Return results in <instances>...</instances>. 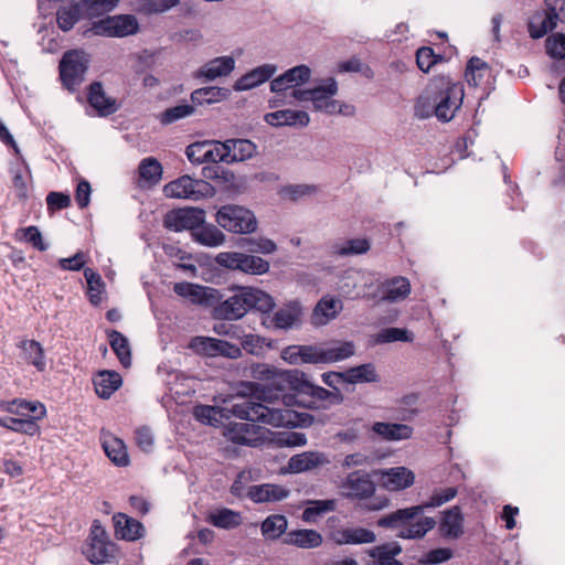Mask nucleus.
Segmentation results:
<instances>
[{
  "instance_id": "nucleus-1",
  "label": "nucleus",
  "mask_w": 565,
  "mask_h": 565,
  "mask_svg": "<svg viewBox=\"0 0 565 565\" xmlns=\"http://www.w3.org/2000/svg\"><path fill=\"white\" fill-rule=\"evenodd\" d=\"M269 380L268 385L257 384V399L265 405L277 407L281 399L285 406L302 405L310 408H327L340 405L344 397L339 388L329 391L310 383L298 370L276 371L266 367L262 372Z\"/></svg>"
},
{
  "instance_id": "nucleus-2",
  "label": "nucleus",
  "mask_w": 565,
  "mask_h": 565,
  "mask_svg": "<svg viewBox=\"0 0 565 565\" xmlns=\"http://www.w3.org/2000/svg\"><path fill=\"white\" fill-rule=\"evenodd\" d=\"M252 396L243 398L239 403H234L228 407H215L209 405H199L194 408V416L202 423H211L215 416L230 417L233 415L239 419L262 422V424L271 425L275 427L294 426L296 414L295 412L282 408L271 407L258 401L257 384H253Z\"/></svg>"
},
{
  "instance_id": "nucleus-3",
  "label": "nucleus",
  "mask_w": 565,
  "mask_h": 565,
  "mask_svg": "<svg viewBox=\"0 0 565 565\" xmlns=\"http://www.w3.org/2000/svg\"><path fill=\"white\" fill-rule=\"evenodd\" d=\"M458 491L455 487H449L435 491L429 500L423 504L398 509L387 515L380 518L376 525L380 527L398 529L404 526H413L416 521L417 530H434L436 520L430 516H423L427 508L440 507L452 500Z\"/></svg>"
},
{
  "instance_id": "nucleus-4",
  "label": "nucleus",
  "mask_w": 565,
  "mask_h": 565,
  "mask_svg": "<svg viewBox=\"0 0 565 565\" xmlns=\"http://www.w3.org/2000/svg\"><path fill=\"white\" fill-rule=\"evenodd\" d=\"M232 290L234 294L214 308L216 319L238 320L252 309L268 313L275 307L273 297L258 288L234 286Z\"/></svg>"
},
{
  "instance_id": "nucleus-5",
  "label": "nucleus",
  "mask_w": 565,
  "mask_h": 565,
  "mask_svg": "<svg viewBox=\"0 0 565 565\" xmlns=\"http://www.w3.org/2000/svg\"><path fill=\"white\" fill-rule=\"evenodd\" d=\"M435 102V116L441 121H450L463 100V85L449 77L439 76L430 82Z\"/></svg>"
},
{
  "instance_id": "nucleus-6",
  "label": "nucleus",
  "mask_w": 565,
  "mask_h": 565,
  "mask_svg": "<svg viewBox=\"0 0 565 565\" xmlns=\"http://www.w3.org/2000/svg\"><path fill=\"white\" fill-rule=\"evenodd\" d=\"M89 67V56L82 50L66 51L58 64L62 85L70 92H76L85 81Z\"/></svg>"
},
{
  "instance_id": "nucleus-7",
  "label": "nucleus",
  "mask_w": 565,
  "mask_h": 565,
  "mask_svg": "<svg viewBox=\"0 0 565 565\" xmlns=\"http://www.w3.org/2000/svg\"><path fill=\"white\" fill-rule=\"evenodd\" d=\"M215 221L218 226L234 234H249L257 228L254 213L236 204L222 205L216 212Z\"/></svg>"
},
{
  "instance_id": "nucleus-8",
  "label": "nucleus",
  "mask_w": 565,
  "mask_h": 565,
  "mask_svg": "<svg viewBox=\"0 0 565 565\" xmlns=\"http://www.w3.org/2000/svg\"><path fill=\"white\" fill-rule=\"evenodd\" d=\"M545 11L535 12L527 23L532 39H541L554 30L558 23H565V0H544Z\"/></svg>"
},
{
  "instance_id": "nucleus-9",
  "label": "nucleus",
  "mask_w": 565,
  "mask_h": 565,
  "mask_svg": "<svg viewBox=\"0 0 565 565\" xmlns=\"http://www.w3.org/2000/svg\"><path fill=\"white\" fill-rule=\"evenodd\" d=\"M163 193L167 198L199 201L212 196L214 188L205 180L185 174L167 183Z\"/></svg>"
},
{
  "instance_id": "nucleus-10",
  "label": "nucleus",
  "mask_w": 565,
  "mask_h": 565,
  "mask_svg": "<svg viewBox=\"0 0 565 565\" xmlns=\"http://www.w3.org/2000/svg\"><path fill=\"white\" fill-rule=\"evenodd\" d=\"M215 262L226 269L238 270L254 276L267 274L270 269L268 260L241 252H222L215 257Z\"/></svg>"
},
{
  "instance_id": "nucleus-11",
  "label": "nucleus",
  "mask_w": 565,
  "mask_h": 565,
  "mask_svg": "<svg viewBox=\"0 0 565 565\" xmlns=\"http://www.w3.org/2000/svg\"><path fill=\"white\" fill-rule=\"evenodd\" d=\"M117 552L116 544L108 539L106 532H90L82 546L86 559L95 565L111 562L116 558Z\"/></svg>"
},
{
  "instance_id": "nucleus-12",
  "label": "nucleus",
  "mask_w": 565,
  "mask_h": 565,
  "mask_svg": "<svg viewBox=\"0 0 565 565\" xmlns=\"http://www.w3.org/2000/svg\"><path fill=\"white\" fill-rule=\"evenodd\" d=\"M205 220V211L200 207L174 209L163 217V226L173 232L190 231L191 234L196 227L202 225Z\"/></svg>"
},
{
  "instance_id": "nucleus-13",
  "label": "nucleus",
  "mask_w": 565,
  "mask_h": 565,
  "mask_svg": "<svg viewBox=\"0 0 565 565\" xmlns=\"http://www.w3.org/2000/svg\"><path fill=\"white\" fill-rule=\"evenodd\" d=\"M375 483L364 470H355L341 481L340 490L348 499L365 500L375 493Z\"/></svg>"
},
{
  "instance_id": "nucleus-14",
  "label": "nucleus",
  "mask_w": 565,
  "mask_h": 565,
  "mask_svg": "<svg viewBox=\"0 0 565 565\" xmlns=\"http://www.w3.org/2000/svg\"><path fill=\"white\" fill-rule=\"evenodd\" d=\"M250 423H230L224 435L228 440L238 445H246L250 447L258 446L265 439V428Z\"/></svg>"
},
{
  "instance_id": "nucleus-15",
  "label": "nucleus",
  "mask_w": 565,
  "mask_h": 565,
  "mask_svg": "<svg viewBox=\"0 0 565 565\" xmlns=\"http://www.w3.org/2000/svg\"><path fill=\"white\" fill-rule=\"evenodd\" d=\"M97 33H106L109 36L124 38L136 34L139 31V23L135 15L121 14L108 17L96 24Z\"/></svg>"
},
{
  "instance_id": "nucleus-16",
  "label": "nucleus",
  "mask_w": 565,
  "mask_h": 565,
  "mask_svg": "<svg viewBox=\"0 0 565 565\" xmlns=\"http://www.w3.org/2000/svg\"><path fill=\"white\" fill-rule=\"evenodd\" d=\"M89 3L85 0H72L71 2L61 6L56 11V22L58 28L66 32L74 28V25L85 18H92L89 13Z\"/></svg>"
},
{
  "instance_id": "nucleus-17",
  "label": "nucleus",
  "mask_w": 565,
  "mask_h": 565,
  "mask_svg": "<svg viewBox=\"0 0 565 565\" xmlns=\"http://www.w3.org/2000/svg\"><path fill=\"white\" fill-rule=\"evenodd\" d=\"M173 291L183 298L189 299L196 305L211 306L216 300L218 291L211 287H204L196 284L182 281L175 282Z\"/></svg>"
},
{
  "instance_id": "nucleus-18",
  "label": "nucleus",
  "mask_w": 565,
  "mask_h": 565,
  "mask_svg": "<svg viewBox=\"0 0 565 565\" xmlns=\"http://www.w3.org/2000/svg\"><path fill=\"white\" fill-rule=\"evenodd\" d=\"M266 540H280L284 544L300 548L317 547L322 543L319 532H263Z\"/></svg>"
},
{
  "instance_id": "nucleus-19",
  "label": "nucleus",
  "mask_w": 565,
  "mask_h": 565,
  "mask_svg": "<svg viewBox=\"0 0 565 565\" xmlns=\"http://www.w3.org/2000/svg\"><path fill=\"white\" fill-rule=\"evenodd\" d=\"M311 70L305 65H298L289 68L284 74L274 78L270 83V89L274 93H281L288 88H295L307 83L310 79Z\"/></svg>"
},
{
  "instance_id": "nucleus-20",
  "label": "nucleus",
  "mask_w": 565,
  "mask_h": 565,
  "mask_svg": "<svg viewBox=\"0 0 565 565\" xmlns=\"http://www.w3.org/2000/svg\"><path fill=\"white\" fill-rule=\"evenodd\" d=\"M331 461L324 452L303 451L292 456L288 461L290 472L300 473L329 465Z\"/></svg>"
},
{
  "instance_id": "nucleus-21",
  "label": "nucleus",
  "mask_w": 565,
  "mask_h": 565,
  "mask_svg": "<svg viewBox=\"0 0 565 565\" xmlns=\"http://www.w3.org/2000/svg\"><path fill=\"white\" fill-rule=\"evenodd\" d=\"M289 494V489L273 483L250 486L247 489V497L256 503L282 501L288 498Z\"/></svg>"
},
{
  "instance_id": "nucleus-22",
  "label": "nucleus",
  "mask_w": 565,
  "mask_h": 565,
  "mask_svg": "<svg viewBox=\"0 0 565 565\" xmlns=\"http://www.w3.org/2000/svg\"><path fill=\"white\" fill-rule=\"evenodd\" d=\"M87 100L100 116H109L118 110L116 99L108 97L100 82H93L88 87Z\"/></svg>"
},
{
  "instance_id": "nucleus-23",
  "label": "nucleus",
  "mask_w": 565,
  "mask_h": 565,
  "mask_svg": "<svg viewBox=\"0 0 565 565\" xmlns=\"http://www.w3.org/2000/svg\"><path fill=\"white\" fill-rule=\"evenodd\" d=\"M276 71L277 67L274 64H263L257 66L239 77L234 84V89L242 92L255 88L267 82Z\"/></svg>"
},
{
  "instance_id": "nucleus-24",
  "label": "nucleus",
  "mask_w": 565,
  "mask_h": 565,
  "mask_svg": "<svg viewBox=\"0 0 565 565\" xmlns=\"http://www.w3.org/2000/svg\"><path fill=\"white\" fill-rule=\"evenodd\" d=\"M235 67L232 56L215 57L202 65L195 73L196 78L213 81L217 77L227 76Z\"/></svg>"
},
{
  "instance_id": "nucleus-25",
  "label": "nucleus",
  "mask_w": 565,
  "mask_h": 565,
  "mask_svg": "<svg viewBox=\"0 0 565 565\" xmlns=\"http://www.w3.org/2000/svg\"><path fill=\"white\" fill-rule=\"evenodd\" d=\"M265 121L275 127L281 126H299L306 127L309 121V115L303 110L282 109L268 113L264 117Z\"/></svg>"
},
{
  "instance_id": "nucleus-26",
  "label": "nucleus",
  "mask_w": 565,
  "mask_h": 565,
  "mask_svg": "<svg viewBox=\"0 0 565 565\" xmlns=\"http://www.w3.org/2000/svg\"><path fill=\"white\" fill-rule=\"evenodd\" d=\"M382 486L390 491H398L411 487L414 483L415 476L413 471L405 467H395L381 471Z\"/></svg>"
},
{
  "instance_id": "nucleus-27",
  "label": "nucleus",
  "mask_w": 565,
  "mask_h": 565,
  "mask_svg": "<svg viewBox=\"0 0 565 565\" xmlns=\"http://www.w3.org/2000/svg\"><path fill=\"white\" fill-rule=\"evenodd\" d=\"M282 359L290 364L321 363V348L316 345H289L282 351Z\"/></svg>"
},
{
  "instance_id": "nucleus-28",
  "label": "nucleus",
  "mask_w": 565,
  "mask_h": 565,
  "mask_svg": "<svg viewBox=\"0 0 565 565\" xmlns=\"http://www.w3.org/2000/svg\"><path fill=\"white\" fill-rule=\"evenodd\" d=\"M102 446L106 456L119 467H125L129 463V457L124 441L115 437L110 433L102 431L100 436Z\"/></svg>"
},
{
  "instance_id": "nucleus-29",
  "label": "nucleus",
  "mask_w": 565,
  "mask_h": 565,
  "mask_svg": "<svg viewBox=\"0 0 565 565\" xmlns=\"http://www.w3.org/2000/svg\"><path fill=\"white\" fill-rule=\"evenodd\" d=\"M334 499L313 500L307 503L302 512V520L309 524H316L324 520L327 515L335 510Z\"/></svg>"
},
{
  "instance_id": "nucleus-30",
  "label": "nucleus",
  "mask_w": 565,
  "mask_h": 565,
  "mask_svg": "<svg viewBox=\"0 0 565 565\" xmlns=\"http://www.w3.org/2000/svg\"><path fill=\"white\" fill-rule=\"evenodd\" d=\"M402 552V547L393 542L375 546L369 551L367 565H403L395 556Z\"/></svg>"
},
{
  "instance_id": "nucleus-31",
  "label": "nucleus",
  "mask_w": 565,
  "mask_h": 565,
  "mask_svg": "<svg viewBox=\"0 0 565 565\" xmlns=\"http://www.w3.org/2000/svg\"><path fill=\"white\" fill-rule=\"evenodd\" d=\"M192 239L206 247H218L225 243V234L215 225L205 222L195 228Z\"/></svg>"
},
{
  "instance_id": "nucleus-32",
  "label": "nucleus",
  "mask_w": 565,
  "mask_h": 565,
  "mask_svg": "<svg viewBox=\"0 0 565 565\" xmlns=\"http://www.w3.org/2000/svg\"><path fill=\"white\" fill-rule=\"evenodd\" d=\"M122 380L115 371H102L94 379L96 394L102 398H109L120 386Z\"/></svg>"
},
{
  "instance_id": "nucleus-33",
  "label": "nucleus",
  "mask_w": 565,
  "mask_h": 565,
  "mask_svg": "<svg viewBox=\"0 0 565 565\" xmlns=\"http://www.w3.org/2000/svg\"><path fill=\"white\" fill-rule=\"evenodd\" d=\"M411 292L409 280L405 277L397 276L386 281L382 286V300L396 302L405 299Z\"/></svg>"
},
{
  "instance_id": "nucleus-34",
  "label": "nucleus",
  "mask_w": 565,
  "mask_h": 565,
  "mask_svg": "<svg viewBox=\"0 0 565 565\" xmlns=\"http://www.w3.org/2000/svg\"><path fill=\"white\" fill-rule=\"evenodd\" d=\"M372 430L385 440L408 439L413 434L411 426L397 423L376 422L373 424Z\"/></svg>"
},
{
  "instance_id": "nucleus-35",
  "label": "nucleus",
  "mask_w": 565,
  "mask_h": 565,
  "mask_svg": "<svg viewBox=\"0 0 565 565\" xmlns=\"http://www.w3.org/2000/svg\"><path fill=\"white\" fill-rule=\"evenodd\" d=\"M228 163L245 161L253 158L257 151V146L248 139H227Z\"/></svg>"
},
{
  "instance_id": "nucleus-36",
  "label": "nucleus",
  "mask_w": 565,
  "mask_h": 565,
  "mask_svg": "<svg viewBox=\"0 0 565 565\" xmlns=\"http://www.w3.org/2000/svg\"><path fill=\"white\" fill-rule=\"evenodd\" d=\"M370 248L371 244L367 238H351L343 243L333 244L331 253L339 257H347L365 254Z\"/></svg>"
},
{
  "instance_id": "nucleus-37",
  "label": "nucleus",
  "mask_w": 565,
  "mask_h": 565,
  "mask_svg": "<svg viewBox=\"0 0 565 565\" xmlns=\"http://www.w3.org/2000/svg\"><path fill=\"white\" fill-rule=\"evenodd\" d=\"M242 515L231 509L223 508L207 514L206 521L215 527L230 529L242 525Z\"/></svg>"
},
{
  "instance_id": "nucleus-38",
  "label": "nucleus",
  "mask_w": 565,
  "mask_h": 565,
  "mask_svg": "<svg viewBox=\"0 0 565 565\" xmlns=\"http://www.w3.org/2000/svg\"><path fill=\"white\" fill-rule=\"evenodd\" d=\"M342 310V302L331 297H323L313 310L317 323L324 324L334 319Z\"/></svg>"
},
{
  "instance_id": "nucleus-39",
  "label": "nucleus",
  "mask_w": 565,
  "mask_h": 565,
  "mask_svg": "<svg viewBox=\"0 0 565 565\" xmlns=\"http://www.w3.org/2000/svg\"><path fill=\"white\" fill-rule=\"evenodd\" d=\"M109 344L117 355L120 364L128 367L131 364V351L128 339L117 330L108 331Z\"/></svg>"
},
{
  "instance_id": "nucleus-40",
  "label": "nucleus",
  "mask_w": 565,
  "mask_h": 565,
  "mask_svg": "<svg viewBox=\"0 0 565 565\" xmlns=\"http://www.w3.org/2000/svg\"><path fill=\"white\" fill-rule=\"evenodd\" d=\"M345 383H376L380 376L372 363L361 364L344 371Z\"/></svg>"
},
{
  "instance_id": "nucleus-41",
  "label": "nucleus",
  "mask_w": 565,
  "mask_h": 565,
  "mask_svg": "<svg viewBox=\"0 0 565 565\" xmlns=\"http://www.w3.org/2000/svg\"><path fill=\"white\" fill-rule=\"evenodd\" d=\"M19 348L28 363L34 365L39 371L45 369L44 350L40 342L24 339L19 343Z\"/></svg>"
},
{
  "instance_id": "nucleus-42",
  "label": "nucleus",
  "mask_w": 565,
  "mask_h": 565,
  "mask_svg": "<svg viewBox=\"0 0 565 565\" xmlns=\"http://www.w3.org/2000/svg\"><path fill=\"white\" fill-rule=\"evenodd\" d=\"M84 277L87 281V295L94 306L100 305L105 294V282L102 276L92 268L84 269Z\"/></svg>"
},
{
  "instance_id": "nucleus-43",
  "label": "nucleus",
  "mask_w": 565,
  "mask_h": 565,
  "mask_svg": "<svg viewBox=\"0 0 565 565\" xmlns=\"http://www.w3.org/2000/svg\"><path fill=\"white\" fill-rule=\"evenodd\" d=\"M241 248L253 254L269 255L277 250V245L273 239L266 237L241 238L237 244Z\"/></svg>"
},
{
  "instance_id": "nucleus-44",
  "label": "nucleus",
  "mask_w": 565,
  "mask_h": 565,
  "mask_svg": "<svg viewBox=\"0 0 565 565\" xmlns=\"http://www.w3.org/2000/svg\"><path fill=\"white\" fill-rule=\"evenodd\" d=\"M228 90L221 87H202L191 94V100L194 104H213L226 98Z\"/></svg>"
},
{
  "instance_id": "nucleus-45",
  "label": "nucleus",
  "mask_w": 565,
  "mask_h": 565,
  "mask_svg": "<svg viewBox=\"0 0 565 565\" xmlns=\"http://www.w3.org/2000/svg\"><path fill=\"white\" fill-rule=\"evenodd\" d=\"M354 354V344L352 342H343L337 347L323 349L321 348V363H333L345 360Z\"/></svg>"
},
{
  "instance_id": "nucleus-46",
  "label": "nucleus",
  "mask_w": 565,
  "mask_h": 565,
  "mask_svg": "<svg viewBox=\"0 0 565 565\" xmlns=\"http://www.w3.org/2000/svg\"><path fill=\"white\" fill-rule=\"evenodd\" d=\"M0 426L30 436L39 431L38 424L29 418L0 417Z\"/></svg>"
},
{
  "instance_id": "nucleus-47",
  "label": "nucleus",
  "mask_w": 565,
  "mask_h": 565,
  "mask_svg": "<svg viewBox=\"0 0 565 565\" xmlns=\"http://www.w3.org/2000/svg\"><path fill=\"white\" fill-rule=\"evenodd\" d=\"M139 175L149 184H157L161 180L162 166L156 158H145L139 163Z\"/></svg>"
},
{
  "instance_id": "nucleus-48",
  "label": "nucleus",
  "mask_w": 565,
  "mask_h": 565,
  "mask_svg": "<svg viewBox=\"0 0 565 565\" xmlns=\"http://www.w3.org/2000/svg\"><path fill=\"white\" fill-rule=\"evenodd\" d=\"M414 113L417 118L425 119L435 115V102L430 84L424 93L417 98Z\"/></svg>"
},
{
  "instance_id": "nucleus-49",
  "label": "nucleus",
  "mask_w": 565,
  "mask_h": 565,
  "mask_svg": "<svg viewBox=\"0 0 565 565\" xmlns=\"http://www.w3.org/2000/svg\"><path fill=\"white\" fill-rule=\"evenodd\" d=\"M319 93L312 97V105L316 110L323 111L324 105L329 103L330 97L338 92L337 81L332 77L326 81L324 85L317 86Z\"/></svg>"
},
{
  "instance_id": "nucleus-50",
  "label": "nucleus",
  "mask_w": 565,
  "mask_h": 565,
  "mask_svg": "<svg viewBox=\"0 0 565 565\" xmlns=\"http://www.w3.org/2000/svg\"><path fill=\"white\" fill-rule=\"evenodd\" d=\"M338 544H362L375 541L374 532H332Z\"/></svg>"
},
{
  "instance_id": "nucleus-51",
  "label": "nucleus",
  "mask_w": 565,
  "mask_h": 565,
  "mask_svg": "<svg viewBox=\"0 0 565 565\" xmlns=\"http://www.w3.org/2000/svg\"><path fill=\"white\" fill-rule=\"evenodd\" d=\"M299 312L295 307L281 308L275 312L271 318V322L277 329H289L298 320Z\"/></svg>"
},
{
  "instance_id": "nucleus-52",
  "label": "nucleus",
  "mask_w": 565,
  "mask_h": 565,
  "mask_svg": "<svg viewBox=\"0 0 565 565\" xmlns=\"http://www.w3.org/2000/svg\"><path fill=\"white\" fill-rule=\"evenodd\" d=\"M194 113V107L190 104L177 105L166 109L160 115V122L162 125H170L179 119L185 118Z\"/></svg>"
},
{
  "instance_id": "nucleus-53",
  "label": "nucleus",
  "mask_w": 565,
  "mask_h": 565,
  "mask_svg": "<svg viewBox=\"0 0 565 565\" xmlns=\"http://www.w3.org/2000/svg\"><path fill=\"white\" fill-rule=\"evenodd\" d=\"M205 162L228 163V145L225 141H207Z\"/></svg>"
},
{
  "instance_id": "nucleus-54",
  "label": "nucleus",
  "mask_w": 565,
  "mask_h": 565,
  "mask_svg": "<svg viewBox=\"0 0 565 565\" xmlns=\"http://www.w3.org/2000/svg\"><path fill=\"white\" fill-rule=\"evenodd\" d=\"M180 0H140L139 9L145 14L163 13L179 4Z\"/></svg>"
},
{
  "instance_id": "nucleus-55",
  "label": "nucleus",
  "mask_w": 565,
  "mask_h": 565,
  "mask_svg": "<svg viewBox=\"0 0 565 565\" xmlns=\"http://www.w3.org/2000/svg\"><path fill=\"white\" fill-rule=\"evenodd\" d=\"M462 513L459 507H452L443 512L438 530H461Z\"/></svg>"
},
{
  "instance_id": "nucleus-56",
  "label": "nucleus",
  "mask_w": 565,
  "mask_h": 565,
  "mask_svg": "<svg viewBox=\"0 0 565 565\" xmlns=\"http://www.w3.org/2000/svg\"><path fill=\"white\" fill-rule=\"evenodd\" d=\"M413 340L412 333L406 329L387 328L377 334V342L390 343L395 341L409 342Z\"/></svg>"
},
{
  "instance_id": "nucleus-57",
  "label": "nucleus",
  "mask_w": 565,
  "mask_h": 565,
  "mask_svg": "<svg viewBox=\"0 0 565 565\" xmlns=\"http://www.w3.org/2000/svg\"><path fill=\"white\" fill-rule=\"evenodd\" d=\"M441 57L435 54L434 50L429 46H423L416 52L417 66L427 73Z\"/></svg>"
},
{
  "instance_id": "nucleus-58",
  "label": "nucleus",
  "mask_w": 565,
  "mask_h": 565,
  "mask_svg": "<svg viewBox=\"0 0 565 565\" xmlns=\"http://www.w3.org/2000/svg\"><path fill=\"white\" fill-rule=\"evenodd\" d=\"M546 52L553 58L565 57V34L556 33L546 39Z\"/></svg>"
},
{
  "instance_id": "nucleus-59",
  "label": "nucleus",
  "mask_w": 565,
  "mask_h": 565,
  "mask_svg": "<svg viewBox=\"0 0 565 565\" xmlns=\"http://www.w3.org/2000/svg\"><path fill=\"white\" fill-rule=\"evenodd\" d=\"M11 404L26 408L29 419H33L35 423L36 420L43 418L46 414L44 405L40 402H28L17 398L11 401Z\"/></svg>"
},
{
  "instance_id": "nucleus-60",
  "label": "nucleus",
  "mask_w": 565,
  "mask_h": 565,
  "mask_svg": "<svg viewBox=\"0 0 565 565\" xmlns=\"http://www.w3.org/2000/svg\"><path fill=\"white\" fill-rule=\"evenodd\" d=\"M25 242L31 244L35 249L44 252L49 248V245L43 242L42 234L36 226H28L21 230Z\"/></svg>"
},
{
  "instance_id": "nucleus-61",
  "label": "nucleus",
  "mask_w": 565,
  "mask_h": 565,
  "mask_svg": "<svg viewBox=\"0 0 565 565\" xmlns=\"http://www.w3.org/2000/svg\"><path fill=\"white\" fill-rule=\"evenodd\" d=\"M47 211L55 212L71 205V198L63 192H50L46 196Z\"/></svg>"
},
{
  "instance_id": "nucleus-62",
  "label": "nucleus",
  "mask_w": 565,
  "mask_h": 565,
  "mask_svg": "<svg viewBox=\"0 0 565 565\" xmlns=\"http://www.w3.org/2000/svg\"><path fill=\"white\" fill-rule=\"evenodd\" d=\"M207 141L194 142L186 147L185 154L193 164L205 162Z\"/></svg>"
},
{
  "instance_id": "nucleus-63",
  "label": "nucleus",
  "mask_w": 565,
  "mask_h": 565,
  "mask_svg": "<svg viewBox=\"0 0 565 565\" xmlns=\"http://www.w3.org/2000/svg\"><path fill=\"white\" fill-rule=\"evenodd\" d=\"M488 64L482 61L481 58L473 56L468 61L467 64V71H466V78L469 84H472L475 86L479 85V81L477 78L476 72L486 71L488 70Z\"/></svg>"
},
{
  "instance_id": "nucleus-64",
  "label": "nucleus",
  "mask_w": 565,
  "mask_h": 565,
  "mask_svg": "<svg viewBox=\"0 0 565 565\" xmlns=\"http://www.w3.org/2000/svg\"><path fill=\"white\" fill-rule=\"evenodd\" d=\"M11 172L15 194L20 200L25 201L29 196V186L25 178L20 169L12 168Z\"/></svg>"
}]
</instances>
